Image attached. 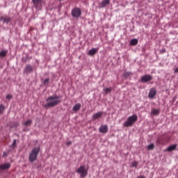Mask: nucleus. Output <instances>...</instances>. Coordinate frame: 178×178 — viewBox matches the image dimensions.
<instances>
[{
	"label": "nucleus",
	"instance_id": "obj_1",
	"mask_svg": "<svg viewBox=\"0 0 178 178\" xmlns=\"http://www.w3.org/2000/svg\"><path fill=\"white\" fill-rule=\"evenodd\" d=\"M59 96L52 95L49 96L47 99V104L44 105V108H52L54 106H56L60 102V100L58 99Z\"/></svg>",
	"mask_w": 178,
	"mask_h": 178
},
{
	"label": "nucleus",
	"instance_id": "obj_2",
	"mask_svg": "<svg viewBox=\"0 0 178 178\" xmlns=\"http://www.w3.org/2000/svg\"><path fill=\"white\" fill-rule=\"evenodd\" d=\"M137 115L129 116L127 121L123 123V126H124V127H131V126H133L137 122Z\"/></svg>",
	"mask_w": 178,
	"mask_h": 178
},
{
	"label": "nucleus",
	"instance_id": "obj_3",
	"mask_svg": "<svg viewBox=\"0 0 178 178\" xmlns=\"http://www.w3.org/2000/svg\"><path fill=\"white\" fill-rule=\"evenodd\" d=\"M38 154H40V147H35L33 149L31 152L29 154V161L30 162H34L37 161V156H38Z\"/></svg>",
	"mask_w": 178,
	"mask_h": 178
},
{
	"label": "nucleus",
	"instance_id": "obj_4",
	"mask_svg": "<svg viewBox=\"0 0 178 178\" xmlns=\"http://www.w3.org/2000/svg\"><path fill=\"white\" fill-rule=\"evenodd\" d=\"M76 173L81 175V178H84L88 175V170L86 168L85 165H81L77 170Z\"/></svg>",
	"mask_w": 178,
	"mask_h": 178
},
{
	"label": "nucleus",
	"instance_id": "obj_5",
	"mask_svg": "<svg viewBox=\"0 0 178 178\" xmlns=\"http://www.w3.org/2000/svg\"><path fill=\"white\" fill-rule=\"evenodd\" d=\"M71 14L72 17H74V19H79V17L81 16V9L75 8L72 10Z\"/></svg>",
	"mask_w": 178,
	"mask_h": 178
},
{
	"label": "nucleus",
	"instance_id": "obj_6",
	"mask_svg": "<svg viewBox=\"0 0 178 178\" xmlns=\"http://www.w3.org/2000/svg\"><path fill=\"white\" fill-rule=\"evenodd\" d=\"M32 2L35 9H40L42 5V0H32Z\"/></svg>",
	"mask_w": 178,
	"mask_h": 178
},
{
	"label": "nucleus",
	"instance_id": "obj_7",
	"mask_svg": "<svg viewBox=\"0 0 178 178\" xmlns=\"http://www.w3.org/2000/svg\"><path fill=\"white\" fill-rule=\"evenodd\" d=\"M151 80H152V76L149 74H146L141 77L142 83H148V81H151Z\"/></svg>",
	"mask_w": 178,
	"mask_h": 178
},
{
	"label": "nucleus",
	"instance_id": "obj_8",
	"mask_svg": "<svg viewBox=\"0 0 178 178\" xmlns=\"http://www.w3.org/2000/svg\"><path fill=\"white\" fill-rule=\"evenodd\" d=\"M99 131L100 133H103L104 134L108 133V125L102 124L99 129Z\"/></svg>",
	"mask_w": 178,
	"mask_h": 178
},
{
	"label": "nucleus",
	"instance_id": "obj_9",
	"mask_svg": "<svg viewBox=\"0 0 178 178\" xmlns=\"http://www.w3.org/2000/svg\"><path fill=\"white\" fill-rule=\"evenodd\" d=\"M0 22H3V23H6V24H8L10 22V17L8 16L1 17Z\"/></svg>",
	"mask_w": 178,
	"mask_h": 178
},
{
	"label": "nucleus",
	"instance_id": "obj_10",
	"mask_svg": "<svg viewBox=\"0 0 178 178\" xmlns=\"http://www.w3.org/2000/svg\"><path fill=\"white\" fill-rule=\"evenodd\" d=\"M9 168H10V163H6L0 165V170H6V169H9Z\"/></svg>",
	"mask_w": 178,
	"mask_h": 178
},
{
	"label": "nucleus",
	"instance_id": "obj_11",
	"mask_svg": "<svg viewBox=\"0 0 178 178\" xmlns=\"http://www.w3.org/2000/svg\"><path fill=\"white\" fill-rule=\"evenodd\" d=\"M156 95V90L152 88L149 92V98H154Z\"/></svg>",
	"mask_w": 178,
	"mask_h": 178
},
{
	"label": "nucleus",
	"instance_id": "obj_12",
	"mask_svg": "<svg viewBox=\"0 0 178 178\" xmlns=\"http://www.w3.org/2000/svg\"><path fill=\"white\" fill-rule=\"evenodd\" d=\"M160 112H161V110H159L158 108H153V109H152L151 114L153 116H158V115H159Z\"/></svg>",
	"mask_w": 178,
	"mask_h": 178
},
{
	"label": "nucleus",
	"instance_id": "obj_13",
	"mask_svg": "<svg viewBox=\"0 0 178 178\" xmlns=\"http://www.w3.org/2000/svg\"><path fill=\"white\" fill-rule=\"evenodd\" d=\"M102 116V112H98L92 115V120H97V119H99Z\"/></svg>",
	"mask_w": 178,
	"mask_h": 178
},
{
	"label": "nucleus",
	"instance_id": "obj_14",
	"mask_svg": "<svg viewBox=\"0 0 178 178\" xmlns=\"http://www.w3.org/2000/svg\"><path fill=\"white\" fill-rule=\"evenodd\" d=\"M80 108H81V104L77 103L73 106L72 111H74V112H77L78 111H80Z\"/></svg>",
	"mask_w": 178,
	"mask_h": 178
},
{
	"label": "nucleus",
	"instance_id": "obj_15",
	"mask_svg": "<svg viewBox=\"0 0 178 178\" xmlns=\"http://www.w3.org/2000/svg\"><path fill=\"white\" fill-rule=\"evenodd\" d=\"M97 52H98V48H93L89 51L88 54L92 56V55H95Z\"/></svg>",
	"mask_w": 178,
	"mask_h": 178
},
{
	"label": "nucleus",
	"instance_id": "obj_16",
	"mask_svg": "<svg viewBox=\"0 0 178 178\" xmlns=\"http://www.w3.org/2000/svg\"><path fill=\"white\" fill-rule=\"evenodd\" d=\"M24 72H26V73H31V72H33V67H31V65H27L24 69Z\"/></svg>",
	"mask_w": 178,
	"mask_h": 178
},
{
	"label": "nucleus",
	"instance_id": "obj_17",
	"mask_svg": "<svg viewBox=\"0 0 178 178\" xmlns=\"http://www.w3.org/2000/svg\"><path fill=\"white\" fill-rule=\"evenodd\" d=\"M177 147V145H172L169 146L167 148V151H168L169 152H171V151H175V149H176V147Z\"/></svg>",
	"mask_w": 178,
	"mask_h": 178
},
{
	"label": "nucleus",
	"instance_id": "obj_18",
	"mask_svg": "<svg viewBox=\"0 0 178 178\" xmlns=\"http://www.w3.org/2000/svg\"><path fill=\"white\" fill-rule=\"evenodd\" d=\"M31 123H33V121H31V120H28L23 123V126H25V127H29V126H31Z\"/></svg>",
	"mask_w": 178,
	"mask_h": 178
},
{
	"label": "nucleus",
	"instance_id": "obj_19",
	"mask_svg": "<svg viewBox=\"0 0 178 178\" xmlns=\"http://www.w3.org/2000/svg\"><path fill=\"white\" fill-rule=\"evenodd\" d=\"M106 5H109V0H104L101 3V8H105Z\"/></svg>",
	"mask_w": 178,
	"mask_h": 178
},
{
	"label": "nucleus",
	"instance_id": "obj_20",
	"mask_svg": "<svg viewBox=\"0 0 178 178\" xmlns=\"http://www.w3.org/2000/svg\"><path fill=\"white\" fill-rule=\"evenodd\" d=\"M131 45H137L138 44V40L137 39H132L130 42Z\"/></svg>",
	"mask_w": 178,
	"mask_h": 178
},
{
	"label": "nucleus",
	"instance_id": "obj_21",
	"mask_svg": "<svg viewBox=\"0 0 178 178\" xmlns=\"http://www.w3.org/2000/svg\"><path fill=\"white\" fill-rule=\"evenodd\" d=\"M6 54H8V51H6V50L1 51L0 52V56L3 58V57L6 56Z\"/></svg>",
	"mask_w": 178,
	"mask_h": 178
},
{
	"label": "nucleus",
	"instance_id": "obj_22",
	"mask_svg": "<svg viewBox=\"0 0 178 178\" xmlns=\"http://www.w3.org/2000/svg\"><path fill=\"white\" fill-rule=\"evenodd\" d=\"M3 111H5V106L3 104L0 105V115H2L3 113Z\"/></svg>",
	"mask_w": 178,
	"mask_h": 178
},
{
	"label": "nucleus",
	"instance_id": "obj_23",
	"mask_svg": "<svg viewBox=\"0 0 178 178\" xmlns=\"http://www.w3.org/2000/svg\"><path fill=\"white\" fill-rule=\"evenodd\" d=\"M147 148L149 150L154 149V148H155V145H154V143H152L147 146Z\"/></svg>",
	"mask_w": 178,
	"mask_h": 178
},
{
	"label": "nucleus",
	"instance_id": "obj_24",
	"mask_svg": "<svg viewBox=\"0 0 178 178\" xmlns=\"http://www.w3.org/2000/svg\"><path fill=\"white\" fill-rule=\"evenodd\" d=\"M104 91L105 92L106 94H109V92H111V91H112V88H107L104 89Z\"/></svg>",
	"mask_w": 178,
	"mask_h": 178
},
{
	"label": "nucleus",
	"instance_id": "obj_25",
	"mask_svg": "<svg viewBox=\"0 0 178 178\" xmlns=\"http://www.w3.org/2000/svg\"><path fill=\"white\" fill-rule=\"evenodd\" d=\"M130 74H131V72H124V77H125V79H127V77H129Z\"/></svg>",
	"mask_w": 178,
	"mask_h": 178
},
{
	"label": "nucleus",
	"instance_id": "obj_26",
	"mask_svg": "<svg viewBox=\"0 0 178 178\" xmlns=\"http://www.w3.org/2000/svg\"><path fill=\"white\" fill-rule=\"evenodd\" d=\"M49 83V79H48V78L44 79V81H43V83H44V86L48 85Z\"/></svg>",
	"mask_w": 178,
	"mask_h": 178
},
{
	"label": "nucleus",
	"instance_id": "obj_27",
	"mask_svg": "<svg viewBox=\"0 0 178 178\" xmlns=\"http://www.w3.org/2000/svg\"><path fill=\"white\" fill-rule=\"evenodd\" d=\"M6 99H8V101H10L13 98V96L12 95H7L6 97Z\"/></svg>",
	"mask_w": 178,
	"mask_h": 178
},
{
	"label": "nucleus",
	"instance_id": "obj_28",
	"mask_svg": "<svg viewBox=\"0 0 178 178\" xmlns=\"http://www.w3.org/2000/svg\"><path fill=\"white\" fill-rule=\"evenodd\" d=\"M138 165V163L137 161H134L132 163V167L133 168H137Z\"/></svg>",
	"mask_w": 178,
	"mask_h": 178
},
{
	"label": "nucleus",
	"instance_id": "obj_29",
	"mask_svg": "<svg viewBox=\"0 0 178 178\" xmlns=\"http://www.w3.org/2000/svg\"><path fill=\"white\" fill-rule=\"evenodd\" d=\"M16 143H17V140L16 139H14L11 147H15L16 145Z\"/></svg>",
	"mask_w": 178,
	"mask_h": 178
},
{
	"label": "nucleus",
	"instance_id": "obj_30",
	"mask_svg": "<svg viewBox=\"0 0 178 178\" xmlns=\"http://www.w3.org/2000/svg\"><path fill=\"white\" fill-rule=\"evenodd\" d=\"M3 157L8 156V154L6 153V152H3Z\"/></svg>",
	"mask_w": 178,
	"mask_h": 178
},
{
	"label": "nucleus",
	"instance_id": "obj_31",
	"mask_svg": "<svg viewBox=\"0 0 178 178\" xmlns=\"http://www.w3.org/2000/svg\"><path fill=\"white\" fill-rule=\"evenodd\" d=\"M175 73H178V67L175 70Z\"/></svg>",
	"mask_w": 178,
	"mask_h": 178
},
{
	"label": "nucleus",
	"instance_id": "obj_32",
	"mask_svg": "<svg viewBox=\"0 0 178 178\" xmlns=\"http://www.w3.org/2000/svg\"><path fill=\"white\" fill-rule=\"evenodd\" d=\"M70 144H72V141H69L67 143V145H70Z\"/></svg>",
	"mask_w": 178,
	"mask_h": 178
},
{
	"label": "nucleus",
	"instance_id": "obj_33",
	"mask_svg": "<svg viewBox=\"0 0 178 178\" xmlns=\"http://www.w3.org/2000/svg\"><path fill=\"white\" fill-rule=\"evenodd\" d=\"M138 178H145V176L142 175V176H140V177H138Z\"/></svg>",
	"mask_w": 178,
	"mask_h": 178
}]
</instances>
